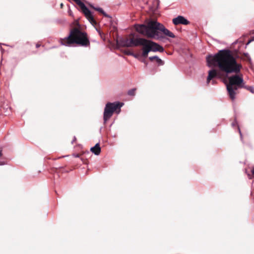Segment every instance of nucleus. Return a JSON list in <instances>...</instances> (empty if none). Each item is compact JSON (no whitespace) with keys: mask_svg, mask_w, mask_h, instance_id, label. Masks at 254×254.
<instances>
[{"mask_svg":"<svg viewBox=\"0 0 254 254\" xmlns=\"http://www.w3.org/2000/svg\"><path fill=\"white\" fill-rule=\"evenodd\" d=\"M207 65L218 66L220 70L227 73H240L242 65L237 62L236 56L233 55L230 50H220L217 54L209 55L206 57Z\"/></svg>","mask_w":254,"mask_h":254,"instance_id":"obj_1","label":"nucleus"},{"mask_svg":"<svg viewBox=\"0 0 254 254\" xmlns=\"http://www.w3.org/2000/svg\"><path fill=\"white\" fill-rule=\"evenodd\" d=\"M137 32L149 38L161 40L165 35L171 38H175V35L162 24L156 21L151 20L146 25L140 24L135 25Z\"/></svg>","mask_w":254,"mask_h":254,"instance_id":"obj_2","label":"nucleus"},{"mask_svg":"<svg viewBox=\"0 0 254 254\" xmlns=\"http://www.w3.org/2000/svg\"><path fill=\"white\" fill-rule=\"evenodd\" d=\"M60 42L61 45L68 47L72 46L75 44L84 47H87L90 44L87 34L81 32L76 28L70 30V33L67 36L61 39Z\"/></svg>","mask_w":254,"mask_h":254,"instance_id":"obj_3","label":"nucleus"},{"mask_svg":"<svg viewBox=\"0 0 254 254\" xmlns=\"http://www.w3.org/2000/svg\"><path fill=\"white\" fill-rule=\"evenodd\" d=\"M124 105V103L120 102H115L113 103H107L104 109L103 120L104 123L106 124L107 122L113 116L114 112L119 114L121 112V108Z\"/></svg>","mask_w":254,"mask_h":254,"instance_id":"obj_4","label":"nucleus"},{"mask_svg":"<svg viewBox=\"0 0 254 254\" xmlns=\"http://www.w3.org/2000/svg\"><path fill=\"white\" fill-rule=\"evenodd\" d=\"M243 79L240 75H235L229 77V83L227 85V89L229 95H235L236 91L243 87Z\"/></svg>","mask_w":254,"mask_h":254,"instance_id":"obj_5","label":"nucleus"},{"mask_svg":"<svg viewBox=\"0 0 254 254\" xmlns=\"http://www.w3.org/2000/svg\"><path fill=\"white\" fill-rule=\"evenodd\" d=\"M78 5H79L84 14L87 19L91 23H95V21L94 19L93 16L89 10V9L85 6L84 3L80 1V0H73Z\"/></svg>","mask_w":254,"mask_h":254,"instance_id":"obj_6","label":"nucleus"},{"mask_svg":"<svg viewBox=\"0 0 254 254\" xmlns=\"http://www.w3.org/2000/svg\"><path fill=\"white\" fill-rule=\"evenodd\" d=\"M151 40L143 38H141L139 46H142V53L141 55L143 57H147L148 53L151 52Z\"/></svg>","mask_w":254,"mask_h":254,"instance_id":"obj_7","label":"nucleus"},{"mask_svg":"<svg viewBox=\"0 0 254 254\" xmlns=\"http://www.w3.org/2000/svg\"><path fill=\"white\" fill-rule=\"evenodd\" d=\"M173 23L175 25L179 24L188 25L190 23V22L184 16L179 15L173 19Z\"/></svg>","mask_w":254,"mask_h":254,"instance_id":"obj_8","label":"nucleus"},{"mask_svg":"<svg viewBox=\"0 0 254 254\" xmlns=\"http://www.w3.org/2000/svg\"><path fill=\"white\" fill-rule=\"evenodd\" d=\"M151 51L152 52H159L162 53L164 51V49L162 46L152 41H151Z\"/></svg>","mask_w":254,"mask_h":254,"instance_id":"obj_9","label":"nucleus"},{"mask_svg":"<svg viewBox=\"0 0 254 254\" xmlns=\"http://www.w3.org/2000/svg\"><path fill=\"white\" fill-rule=\"evenodd\" d=\"M218 76V72L215 69H212L208 71V75L207 78V83H209L212 79Z\"/></svg>","mask_w":254,"mask_h":254,"instance_id":"obj_10","label":"nucleus"},{"mask_svg":"<svg viewBox=\"0 0 254 254\" xmlns=\"http://www.w3.org/2000/svg\"><path fill=\"white\" fill-rule=\"evenodd\" d=\"M141 38H129V47L139 46Z\"/></svg>","mask_w":254,"mask_h":254,"instance_id":"obj_11","label":"nucleus"},{"mask_svg":"<svg viewBox=\"0 0 254 254\" xmlns=\"http://www.w3.org/2000/svg\"><path fill=\"white\" fill-rule=\"evenodd\" d=\"M119 44L124 47H129V38H122L119 40Z\"/></svg>","mask_w":254,"mask_h":254,"instance_id":"obj_12","label":"nucleus"},{"mask_svg":"<svg viewBox=\"0 0 254 254\" xmlns=\"http://www.w3.org/2000/svg\"><path fill=\"white\" fill-rule=\"evenodd\" d=\"M90 150L94 154L98 155L101 152V148L100 147L99 143H96L94 147L91 148Z\"/></svg>","mask_w":254,"mask_h":254,"instance_id":"obj_13","label":"nucleus"},{"mask_svg":"<svg viewBox=\"0 0 254 254\" xmlns=\"http://www.w3.org/2000/svg\"><path fill=\"white\" fill-rule=\"evenodd\" d=\"M149 59L151 61H152L153 60H155L156 63L159 65H163L164 64L163 61L161 59H160L158 56H156L150 57L149 58Z\"/></svg>","mask_w":254,"mask_h":254,"instance_id":"obj_14","label":"nucleus"},{"mask_svg":"<svg viewBox=\"0 0 254 254\" xmlns=\"http://www.w3.org/2000/svg\"><path fill=\"white\" fill-rule=\"evenodd\" d=\"M94 9L99 11V12L102 13L103 15L105 17H110L104 10L102 8L100 7H93Z\"/></svg>","mask_w":254,"mask_h":254,"instance_id":"obj_15","label":"nucleus"},{"mask_svg":"<svg viewBox=\"0 0 254 254\" xmlns=\"http://www.w3.org/2000/svg\"><path fill=\"white\" fill-rule=\"evenodd\" d=\"M136 89L134 88L129 90L127 92V95H134Z\"/></svg>","mask_w":254,"mask_h":254,"instance_id":"obj_16","label":"nucleus"},{"mask_svg":"<svg viewBox=\"0 0 254 254\" xmlns=\"http://www.w3.org/2000/svg\"><path fill=\"white\" fill-rule=\"evenodd\" d=\"M248 176L250 179L254 178V167L252 170V174H248Z\"/></svg>","mask_w":254,"mask_h":254,"instance_id":"obj_17","label":"nucleus"},{"mask_svg":"<svg viewBox=\"0 0 254 254\" xmlns=\"http://www.w3.org/2000/svg\"><path fill=\"white\" fill-rule=\"evenodd\" d=\"M247 89L251 91L253 94H254V88L253 86H248L247 87Z\"/></svg>","mask_w":254,"mask_h":254,"instance_id":"obj_18","label":"nucleus"},{"mask_svg":"<svg viewBox=\"0 0 254 254\" xmlns=\"http://www.w3.org/2000/svg\"><path fill=\"white\" fill-rule=\"evenodd\" d=\"M245 55L247 57V58H248V60L249 61H251V58H250L249 54L247 53V54H245Z\"/></svg>","mask_w":254,"mask_h":254,"instance_id":"obj_19","label":"nucleus"},{"mask_svg":"<svg viewBox=\"0 0 254 254\" xmlns=\"http://www.w3.org/2000/svg\"><path fill=\"white\" fill-rule=\"evenodd\" d=\"M237 124V123L236 122V121H235L234 122H233L232 124V126H235V125H236Z\"/></svg>","mask_w":254,"mask_h":254,"instance_id":"obj_20","label":"nucleus"},{"mask_svg":"<svg viewBox=\"0 0 254 254\" xmlns=\"http://www.w3.org/2000/svg\"><path fill=\"white\" fill-rule=\"evenodd\" d=\"M230 97H231V100H234L235 97V96H230Z\"/></svg>","mask_w":254,"mask_h":254,"instance_id":"obj_21","label":"nucleus"},{"mask_svg":"<svg viewBox=\"0 0 254 254\" xmlns=\"http://www.w3.org/2000/svg\"><path fill=\"white\" fill-rule=\"evenodd\" d=\"M254 40V39H252V40H249V42L247 43V45L249 44V43H250L252 41H253Z\"/></svg>","mask_w":254,"mask_h":254,"instance_id":"obj_22","label":"nucleus"},{"mask_svg":"<svg viewBox=\"0 0 254 254\" xmlns=\"http://www.w3.org/2000/svg\"><path fill=\"white\" fill-rule=\"evenodd\" d=\"M238 129H239V132H240V134L241 137H242V134H241V130H240V129L239 128V127H238Z\"/></svg>","mask_w":254,"mask_h":254,"instance_id":"obj_23","label":"nucleus"},{"mask_svg":"<svg viewBox=\"0 0 254 254\" xmlns=\"http://www.w3.org/2000/svg\"><path fill=\"white\" fill-rule=\"evenodd\" d=\"M40 46V45L39 44H37L36 45V48H39Z\"/></svg>","mask_w":254,"mask_h":254,"instance_id":"obj_24","label":"nucleus"},{"mask_svg":"<svg viewBox=\"0 0 254 254\" xmlns=\"http://www.w3.org/2000/svg\"><path fill=\"white\" fill-rule=\"evenodd\" d=\"M2 154H1V150L0 149V157L1 156Z\"/></svg>","mask_w":254,"mask_h":254,"instance_id":"obj_25","label":"nucleus"},{"mask_svg":"<svg viewBox=\"0 0 254 254\" xmlns=\"http://www.w3.org/2000/svg\"><path fill=\"white\" fill-rule=\"evenodd\" d=\"M133 55L134 56V57H136V56L134 54H133Z\"/></svg>","mask_w":254,"mask_h":254,"instance_id":"obj_26","label":"nucleus"}]
</instances>
